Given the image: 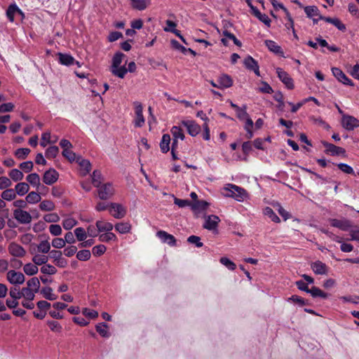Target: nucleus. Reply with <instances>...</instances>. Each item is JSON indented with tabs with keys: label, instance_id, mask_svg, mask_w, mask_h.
<instances>
[{
	"label": "nucleus",
	"instance_id": "38",
	"mask_svg": "<svg viewBox=\"0 0 359 359\" xmlns=\"http://www.w3.org/2000/svg\"><path fill=\"white\" fill-rule=\"evenodd\" d=\"M28 288L32 289L35 292H38L40 288V281L37 277H33L27 282Z\"/></svg>",
	"mask_w": 359,
	"mask_h": 359
},
{
	"label": "nucleus",
	"instance_id": "36",
	"mask_svg": "<svg viewBox=\"0 0 359 359\" xmlns=\"http://www.w3.org/2000/svg\"><path fill=\"white\" fill-rule=\"evenodd\" d=\"M114 227L116 231H118L120 233H128L131 229V225L128 222L117 223Z\"/></svg>",
	"mask_w": 359,
	"mask_h": 359
},
{
	"label": "nucleus",
	"instance_id": "42",
	"mask_svg": "<svg viewBox=\"0 0 359 359\" xmlns=\"http://www.w3.org/2000/svg\"><path fill=\"white\" fill-rule=\"evenodd\" d=\"M55 204L50 200H44L41 202L39 208L42 211H52L55 209Z\"/></svg>",
	"mask_w": 359,
	"mask_h": 359
},
{
	"label": "nucleus",
	"instance_id": "58",
	"mask_svg": "<svg viewBox=\"0 0 359 359\" xmlns=\"http://www.w3.org/2000/svg\"><path fill=\"white\" fill-rule=\"evenodd\" d=\"M77 224V221L74 218H67L63 221L62 226L67 230L72 229Z\"/></svg>",
	"mask_w": 359,
	"mask_h": 359
},
{
	"label": "nucleus",
	"instance_id": "27",
	"mask_svg": "<svg viewBox=\"0 0 359 359\" xmlns=\"http://www.w3.org/2000/svg\"><path fill=\"white\" fill-rule=\"evenodd\" d=\"M59 61L62 65L69 66L74 64V57L69 54L58 53Z\"/></svg>",
	"mask_w": 359,
	"mask_h": 359
},
{
	"label": "nucleus",
	"instance_id": "7",
	"mask_svg": "<svg viewBox=\"0 0 359 359\" xmlns=\"http://www.w3.org/2000/svg\"><path fill=\"white\" fill-rule=\"evenodd\" d=\"M135 106V118L134 121L135 126L137 128H141L144 124V118L143 116V107L140 102H135L133 103Z\"/></svg>",
	"mask_w": 359,
	"mask_h": 359
},
{
	"label": "nucleus",
	"instance_id": "61",
	"mask_svg": "<svg viewBox=\"0 0 359 359\" xmlns=\"http://www.w3.org/2000/svg\"><path fill=\"white\" fill-rule=\"evenodd\" d=\"M43 219L48 223L57 222L60 221V217L57 213H50L44 215Z\"/></svg>",
	"mask_w": 359,
	"mask_h": 359
},
{
	"label": "nucleus",
	"instance_id": "63",
	"mask_svg": "<svg viewBox=\"0 0 359 359\" xmlns=\"http://www.w3.org/2000/svg\"><path fill=\"white\" fill-rule=\"evenodd\" d=\"M191 203L189 200L180 199L176 197L174 198V203L180 208H184L186 206H190L191 208Z\"/></svg>",
	"mask_w": 359,
	"mask_h": 359
},
{
	"label": "nucleus",
	"instance_id": "35",
	"mask_svg": "<svg viewBox=\"0 0 359 359\" xmlns=\"http://www.w3.org/2000/svg\"><path fill=\"white\" fill-rule=\"evenodd\" d=\"M17 12H20V9L15 4H11L8 6L6 11V15L11 22L14 21V15Z\"/></svg>",
	"mask_w": 359,
	"mask_h": 359
},
{
	"label": "nucleus",
	"instance_id": "13",
	"mask_svg": "<svg viewBox=\"0 0 359 359\" xmlns=\"http://www.w3.org/2000/svg\"><path fill=\"white\" fill-rule=\"evenodd\" d=\"M323 145L325 147V152L332 156H344L346 150L340 147H337L333 144L327 142H323Z\"/></svg>",
	"mask_w": 359,
	"mask_h": 359
},
{
	"label": "nucleus",
	"instance_id": "60",
	"mask_svg": "<svg viewBox=\"0 0 359 359\" xmlns=\"http://www.w3.org/2000/svg\"><path fill=\"white\" fill-rule=\"evenodd\" d=\"M170 44H171V46L173 49H175V50H179L180 52L184 53V54H186L187 52V50L185 47H184L183 46H182L177 41H176L175 39H172L170 41Z\"/></svg>",
	"mask_w": 359,
	"mask_h": 359
},
{
	"label": "nucleus",
	"instance_id": "48",
	"mask_svg": "<svg viewBox=\"0 0 359 359\" xmlns=\"http://www.w3.org/2000/svg\"><path fill=\"white\" fill-rule=\"evenodd\" d=\"M37 250L39 252L48 253L50 250V244L48 240L43 241L38 245Z\"/></svg>",
	"mask_w": 359,
	"mask_h": 359
},
{
	"label": "nucleus",
	"instance_id": "24",
	"mask_svg": "<svg viewBox=\"0 0 359 359\" xmlns=\"http://www.w3.org/2000/svg\"><path fill=\"white\" fill-rule=\"evenodd\" d=\"M264 44L268 48V49L275 53V54H283V50L281 47L278 45L276 42L272 40H265Z\"/></svg>",
	"mask_w": 359,
	"mask_h": 359
},
{
	"label": "nucleus",
	"instance_id": "22",
	"mask_svg": "<svg viewBox=\"0 0 359 359\" xmlns=\"http://www.w3.org/2000/svg\"><path fill=\"white\" fill-rule=\"evenodd\" d=\"M26 180L32 186L35 187L37 190L39 189L40 187L45 189L44 186L41 185L40 182V177L37 173H31L26 177Z\"/></svg>",
	"mask_w": 359,
	"mask_h": 359
},
{
	"label": "nucleus",
	"instance_id": "37",
	"mask_svg": "<svg viewBox=\"0 0 359 359\" xmlns=\"http://www.w3.org/2000/svg\"><path fill=\"white\" fill-rule=\"evenodd\" d=\"M35 292L28 287H22L21 290L22 297H24L26 300L32 301L35 297Z\"/></svg>",
	"mask_w": 359,
	"mask_h": 359
},
{
	"label": "nucleus",
	"instance_id": "20",
	"mask_svg": "<svg viewBox=\"0 0 359 359\" xmlns=\"http://www.w3.org/2000/svg\"><path fill=\"white\" fill-rule=\"evenodd\" d=\"M304 12L306 16L311 18L314 23H317L320 19V14L318 8L315 6H309L304 8Z\"/></svg>",
	"mask_w": 359,
	"mask_h": 359
},
{
	"label": "nucleus",
	"instance_id": "12",
	"mask_svg": "<svg viewBox=\"0 0 359 359\" xmlns=\"http://www.w3.org/2000/svg\"><path fill=\"white\" fill-rule=\"evenodd\" d=\"M276 74L279 79L285 85L288 89H293V80L290 76L283 69L278 67L276 69Z\"/></svg>",
	"mask_w": 359,
	"mask_h": 359
},
{
	"label": "nucleus",
	"instance_id": "34",
	"mask_svg": "<svg viewBox=\"0 0 359 359\" xmlns=\"http://www.w3.org/2000/svg\"><path fill=\"white\" fill-rule=\"evenodd\" d=\"M263 213L264 215L267 216L270 219L276 223H279L280 222L278 216L274 212V211L269 207H266L264 209Z\"/></svg>",
	"mask_w": 359,
	"mask_h": 359
},
{
	"label": "nucleus",
	"instance_id": "32",
	"mask_svg": "<svg viewBox=\"0 0 359 359\" xmlns=\"http://www.w3.org/2000/svg\"><path fill=\"white\" fill-rule=\"evenodd\" d=\"M41 294L43 297L48 300H55L57 299V295L53 293V289L50 287H45L41 290Z\"/></svg>",
	"mask_w": 359,
	"mask_h": 359
},
{
	"label": "nucleus",
	"instance_id": "52",
	"mask_svg": "<svg viewBox=\"0 0 359 359\" xmlns=\"http://www.w3.org/2000/svg\"><path fill=\"white\" fill-rule=\"evenodd\" d=\"M116 239V235L110 231L102 233L99 236V241L101 242H109L110 241H115Z\"/></svg>",
	"mask_w": 359,
	"mask_h": 359
},
{
	"label": "nucleus",
	"instance_id": "57",
	"mask_svg": "<svg viewBox=\"0 0 359 359\" xmlns=\"http://www.w3.org/2000/svg\"><path fill=\"white\" fill-rule=\"evenodd\" d=\"M47 325L53 332H60L62 331V326L57 321L48 320Z\"/></svg>",
	"mask_w": 359,
	"mask_h": 359
},
{
	"label": "nucleus",
	"instance_id": "5",
	"mask_svg": "<svg viewBox=\"0 0 359 359\" xmlns=\"http://www.w3.org/2000/svg\"><path fill=\"white\" fill-rule=\"evenodd\" d=\"M98 188V196L101 200L109 199L114 194V189L111 183L100 184Z\"/></svg>",
	"mask_w": 359,
	"mask_h": 359
},
{
	"label": "nucleus",
	"instance_id": "15",
	"mask_svg": "<svg viewBox=\"0 0 359 359\" xmlns=\"http://www.w3.org/2000/svg\"><path fill=\"white\" fill-rule=\"evenodd\" d=\"M243 65L248 70L254 72V73L259 76V67L257 62L250 55L247 56L243 60Z\"/></svg>",
	"mask_w": 359,
	"mask_h": 359
},
{
	"label": "nucleus",
	"instance_id": "16",
	"mask_svg": "<svg viewBox=\"0 0 359 359\" xmlns=\"http://www.w3.org/2000/svg\"><path fill=\"white\" fill-rule=\"evenodd\" d=\"M58 177V172L55 169L50 168L44 172L43 176V182L47 185H51L57 182Z\"/></svg>",
	"mask_w": 359,
	"mask_h": 359
},
{
	"label": "nucleus",
	"instance_id": "44",
	"mask_svg": "<svg viewBox=\"0 0 359 359\" xmlns=\"http://www.w3.org/2000/svg\"><path fill=\"white\" fill-rule=\"evenodd\" d=\"M244 120L245 121L244 127L247 132V136L248 138H251L253 136V133L252 130L253 128V121L248 116Z\"/></svg>",
	"mask_w": 359,
	"mask_h": 359
},
{
	"label": "nucleus",
	"instance_id": "51",
	"mask_svg": "<svg viewBox=\"0 0 359 359\" xmlns=\"http://www.w3.org/2000/svg\"><path fill=\"white\" fill-rule=\"evenodd\" d=\"M30 153V149L28 148H20L15 151V156L19 159H25Z\"/></svg>",
	"mask_w": 359,
	"mask_h": 359
},
{
	"label": "nucleus",
	"instance_id": "21",
	"mask_svg": "<svg viewBox=\"0 0 359 359\" xmlns=\"http://www.w3.org/2000/svg\"><path fill=\"white\" fill-rule=\"evenodd\" d=\"M311 269L316 274L325 275L327 273V267L320 261H316L311 264Z\"/></svg>",
	"mask_w": 359,
	"mask_h": 359
},
{
	"label": "nucleus",
	"instance_id": "17",
	"mask_svg": "<svg viewBox=\"0 0 359 359\" xmlns=\"http://www.w3.org/2000/svg\"><path fill=\"white\" fill-rule=\"evenodd\" d=\"M182 124L187 128L189 134L196 136L201 131V126L194 121H182Z\"/></svg>",
	"mask_w": 359,
	"mask_h": 359
},
{
	"label": "nucleus",
	"instance_id": "11",
	"mask_svg": "<svg viewBox=\"0 0 359 359\" xmlns=\"http://www.w3.org/2000/svg\"><path fill=\"white\" fill-rule=\"evenodd\" d=\"M203 217L205 218V222L203 225V228L214 232L216 231L218 223L220 222L219 217L212 215Z\"/></svg>",
	"mask_w": 359,
	"mask_h": 359
},
{
	"label": "nucleus",
	"instance_id": "59",
	"mask_svg": "<svg viewBox=\"0 0 359 359\" xmlns=\"http://www.w3.org/2000/svg\"><path fill=\"white\" fill-rule=\"evenodd\" d=\"M74 233H75L76 238L79 241H85V239L87 237L85 230L81 227L76 228L74 230Z\"/></svg>",
	"mask_w": 359,
	"mask_h": 359
},
{
	"label": "nucleus",
	"instance_id": "49",
	"mask_svg": "<svg viewBox=\"0 0 359 359\" xmlns=\"http://www.w3.org/2000/svg\"><path fill=\"white\" fill-rule=\"evenodd\" d=\"M59 153V148L57 146H51L46 151V156L48 158H55Z\"/></svg>",
	"mask_w": 359,
	"mask_h": 359
},
{
	"label": "nucleus",
	"instance_id": "19",
	"mask_svg": "<svg viewBox=\"0 0 359 359\" xmlns=\"http://www.w3.org/2000/svg\"><path fill=\"white\" fill-rule=\"evenodd\" d=\"M156 236L161 240L163 243H168L170 246L176 245L175 238L165 231H158L156 233Z\"/></svg>",
	"mask_w": 359,
	"mask_h": 359
},
{
	"label": "nucleus",
	"instance_id": "62",
	"mask_svg": "<svg viewBox=\"0 0 359 359\" xmlns=\"http://www.w3.org/2000/svg\"><path fill=\"white\" fill-rule=\"evenodd\" d=\"M62 156L65 157L67 159H68L70 162L76 161V156L74 152L69 149H64L62 151Z\"/></svg>",
	"mask_w": 359,
	"mask_h": 359
},
{
	"label": "nucleus",
	"instance_id": "6",
	"mask_svg": "<svg viewBox=\"0 0 359 359\" xmlns=\"http://www.w3.org/2000/svg\"><path fill=\"white\" fill-rule=\"evenodd\" d=\"M329 222L332 226L344 231H349L352 226L351 222L346 218L341 219L331 218L329 219Z\"/></svg>",
	"mask_w": 359,
	"mask_h": 359
},
{
	"label": "nucleus",
	"instance_id": "43",
	"mask_svg": "<svg viewBox=\"0 0 359 359\" xmlns=\"http://www.w3.org/2000/svg\"><path fill=\"white\" fill-rule=\"evenodd\" d=\"M9 176L15 182L20 181L24 177L22 172L16 168L12 169L9 172Z\"/></svg>",
	"mask_w": 359,
	"mask_h": 359
},
{
	"label": "nucleus",
	"instance_id": "23",
	"mask_svg": "<svg viewBox=\"0 0 359 359\" xmlns=\"http://www.w3.org/2000/svg\"><path fill=\"white\" fill-rule=\"evenodd\" d=\"M320 19L329 22L334 26H335L340 31H345L346 30V26L344 24H343L341 20L337 18H330V17H324V16H320Z\"/></svg>",
	"mask_w": 359,
	"mask_h": 359
},
{
	"label": "nucleus",
	"instance_id": "41",
	"mask_svg": "<svg viewBox=\"0 0 359 359\" xmlns=\"http://www.w3.org/2000/svg\"><path fill=\"white\" fill-rule=\"evenodd\" d=\"M1 196L3 200L10 201L16 198V193L12 189H7L1 193Z\"/></svg>",
	"mask_w": 359,
	"mask_h": 359
},
{
	"label": "nucleus",
	"instance_id": "55",
	"mask_svg": "<svg viewBox=\"0 0 359 359\" xmlns=\"http://www.w3.org/2000/svg\"><path fill=\"white\" fill-rule=\"evenodd\" d=\"M81 167L83 168L86 172H89L91 168L90 163L88 160L82 158L81 156H78L76 161Z\"/></svg>",
	"mask_w": 359,
	"mask_h": 359
},
{
	"label": "nucleus",
	"instance_id": "26",
	"mask_svg": "<svg viewBox=\"0 0 359 359\" xmlns=\"http://www.w3.org/2000/svg\"><path fill=\"white\" fill-rule=\"evenodd\" d=\"M170 136L168 134H164L162 137L161 141L160 142V148L161 151L163 154H166L170 150Z\"/></svg>",
	"mask_w": 359,
	"mask_h": 359
},
{
	"label": "nucleus",
	"instance_id": "9",
	"mask_svg": "<svg viewBox=\"0 0 359 359\" xmlns=\"http://www.w3.org/2000/svg\"><path fill=\"white\" fill-rule=\"evenodd\" d=\"M6 278L8 281L13 285H20L25 280L24 274L15 270H10L7 273Z\"/></svg>",
	"mask_w": 359,
	"mask_h": 359
},
{
	"label": "nucleus",
	"instance_id": "3",
	"mask_svg": "<svg viewBox=\"0 0 359 359\" xmlns=\"http://www.w3.org/2000/svg\"><path fill=\"white\" fill-rule=\"evenodd\" d=\"M210 205V203L203 200L193 201L191 203V209L196 217H199L201 216L205 217V211L209 208Z\"/></svg>",
	"mask_w": 359,
	"mask_h": 359
},
{
	"label": "nucleus",
	"instance_id": "54",
	"mask_svg": "<svg viewBox=\"0 0 359 359\" xmlns=\"http://www.w3.org/2000/svg\"><path fill=\"white\" fill-rule=\"evenodd\" d=\"M287 301L289 302H291L294 304H297L300 306L308 304L307 302H306L303 298H302L301 297H299L297 295H292V297H289L287 299Z\"/></svg>",
	"mask_w": 359,
	"mask_h": 359
},
{
	"label": "nucleus",
	"instance_id": "14",
	"mask_svg": "<svg viewBox=\"0 0 359 359\" xmlns=\"http://www.w3.org/2000/svg\"><path fill=\"white\" fill-rule=\"evenodd\" d=\"M332 72L334 76L344 85L353 86L354 83L338 67H332Z\"/></svg>",
	"mask_w": 359,
	"mask_h": 359
},
{
	"label": "nucleus",
	"instance_id": "45",
	"mask_svg": "<svg viewBox=\"0 0 359 359\" xmlns=\"http://www.w3.org/2000/svg\"><path fill=\"white\" fill-rule=\"evenodd\" d=\"M96 331L103 337H109L108 326L106 323H101L96 325Z\"/></svg>",
	"mask_w": 359,
	"mask_h": 359
},
{
	"label": "nucleus",
	"instance_id": "2",
	"mask_svg": "<svg viewBox=\"0 0 359 359\" xmlns=\"http://www.w3.org/2000/svg\"><path fill=\"white\" fill-rule=\"evenodd\" d=\"M124 57L125 55L121 52L116 53L112 58V65L111 66V73L121 79L124 78L128 72L127 68L125 66L120 67Z\"/></svg>",
	"mask_w": 359,
	"mask_h": 359
},
{
	"label": "nucleus",
	"instance_id": "1",
	"mask_svg": "<svg viewBox=\"0 0 359 359\" xmlns=\"http://www.w3.org/2000/svg\"><path fill=\"white\" fill-rule=\"evenodd\" d=\"M226 197H231L238 202H243L249 198L245 189L233 184H226Z\"/></svg>",
	"mask_w": 359,
	"mask_h": 359
},
{
	"label": "nucleus",
	"instance_id": "53",
	"mask_svg": "<svg viewBox=\"0 0 359 359\" xmlns=\"http://www.w3.org/2000/svg\"><path fill=\"white\" fill-rule=\"evenodd\" d=\"M40 270L42 273L48 275H53L55 274L57 272L56 268L50 264H46L45 266H43L42 267H41Z\"/></svg>",
	"mask_w": 359,
	"mask_h": 359
},
{
	"label": "nucleus",
	"instance_id": "8",
	"mask_svg": "<svg viewBox=\"0 0 359 359\" xmlns=\"http://www.w3.org/2000/svg\"><path fill=\"white\" fill-rule=\"evenodd\" d=\"M14 218L20 223L22 224H29L32 222L31 215L22 209H15L13 210Z\"/></svg>",
	"mask_w": 359,
	"mask_h": 359
},
{
	"label": "nucleus",
	"instance_id": "10",
	"mask_svg": "<svg viewBox=\"0 0 359 359\" xmlns=\"http://www.w3.org/2000/svg\"><path fill=\"white\" fill-rule=\"evenodd\" d=\"M109 212L116 219H121L126 215V209L121 204L116 203L109 204Z\"/></svg>",
	"mask_w": 359,
	"mask_h": 359
},
{
	"label": "nucleus",
	"instance_id": "25",
	"mask_svg": "<svg viewBox=\"0 0 359 359\" xmlns=\"http://www.w3.org/2000/svg\"><path fill=\"white\" fill-rule=\"evenodd\" d=\"M252 11L254 15L257 17L261 22H262L267 27H270L271 21L267 15L262 13L257 8H253Z\"/></svg>",
	"mask_w": 359,
	"mask_h": 359
},
{
	"label": "nucleus",
	"instance_id": "50",
	"mask_svg": "<svg viewBox=\"0 0 359 359\" xmlns=\"http://www.w3.org/2000/svg\"><path fill=\"white\" fill-rule=\"evenodd\" d=\"M91 254L88 250H82L77 252L76 258L80 261H87L90 259Z\"/></svg>",
	"mask_w": 359,
	"mask_h": 359
},
{
	"label": "nucleus",
	"instance_id": "46",
	"mask_svg": "<svg viewBox=\"0 0 359 359\" xmlns=\"http://www.w3.org/2000/svg\"><path fill=\"white\" fill-rule=\"evenodd\" d=\"M48 260V257L46 256V255H36L32 257V262L36 266H41L42 264H45L47 263Z\"/></svg>",
	"mask_w": 359,
	"mask_h": 359
},
{
	"label": "nucleus",
	"instance_id": "18",
	"mask_svg": "<svg viewBox=\"0 0 359 359\" xmlns=\"http://www.w3.org/2000/svg\"><path fill=\"white\" fill-rule=\"evenodd\" d=\"M8 250L11 255L17 257H22L26 254L25 250L21 245L14 242L9 244Z\"/></svg>",
	"mask_w": 359,
	"mask_h": 359
},
{
	"label": "nucleus",
	"instance_id": "4",
	"mask_svg": "<svg viewBox=\"0 0 359 359\" xmlns=\"http://www.w3.org/2000/svg\"><path fill=\"white\" fill-rule=\"evenodd\" d=\"M341 123L342 127L348 131L359 128V120L351 115L343 114Z\"/></svg>",
	"mask_w": 359,
	"mask_h": 359
},
{
	"label": "nucleus",
	"instance_id": "31",
	"mask_svg": "<svg viewBox=\"0 0 359 359\" xmlns=\"http://www.w3.org/2000/svg\"><path fill=\"white\" fill-rule=\"evenodd\" d=\"M308 293H309L313 297H321L323 299H326L328 297L327 293L324 292L317 287H312L311 289H309Z\"/></svg>",
	"mask_w": 359,
	"mask_h": 359
},
{
	"label": "nucleus",
	"instance_id": "29",
	"mask_svg": "<svg viewBox=\"0 0 359 359\" xmlns=\"http://www.w3.org/2000/svg\"><path fill=\"white\" fill-rule=\"evenodd\" d=\"M15 190L16 194L24 196L29 191V186L26 182H20L15 185Z\"/></svg>",
	"mask_w": 359,
	"mask_h": 359
},
{
	"label": "nucleus",
	"instance_id": "33",
	"mask_svg": "<svg viewBox=\"0 0 359 359\" xmlns=\"http://www.w3.org/2000/svg\"><path fill=\"white\" fill-rule=\"evenodd\" d=\"M23 271L28 276H34L38 273L39 269L35 264L28 263L23 266Z\"/></svg>",
	"mask_w": 359,
	"mask_h": 359
},
{
	"label": "nucleus",
	"instance_id": "28",
	"mask_svg": "<svg viewBox=\"0 0 359 359\" xmlns=\"http://www.w3.org/2000/svg\"><path fill=\"white\" fill-rule=\"evenodd\" d=\"M131 1L133 7L139 11L144 10L151 2L150 0H131Z\"/></svg>",
	"mask_w": 359,
	"mask_h": 359
},
{
	"label": "nucleus",
	"instance_id": "40",
	"mask_svg": "<svg viewBox=\"0 0 359 359\" xmlns=\"http://www.w3.org/2000/svg\"><path fill=\"white\" fill-rule=\"evenodd\" d=\"M41 196L36 191H31L26 196V201L29 203H37L41 201Z\"/></svg>",
	"mask_w": 359,
	"mask_h": 359
},
{
	"label": "nucleus",
	"instance_id": "30",
	"mask_svg": "<svg viewBox=\"0 0 359 359\" xmlns=\"http://www.w3.org/2000/svg\"><path fill=\"white\" fill-rule=\"evenodd\" d=\"M96 226L97 228L98 231H106L109 232L113 229V224L109 222H106L104 221H97L96 222Z\"/></svg>",
	"mask_w": 359,
	"mask_h": 359
},
{
	"label": "nucleus",
	"instance_id": "56",
	"mask_svg": "<svg viewBox=\"0 0 359 359\" xmlns=\"http://www.w3.org/2000/svg\"><path fill=\"white\" fill-rule=\"evenodd\" d=\"M338 168L344 173L354 175V170L351 166L346 163H340L337 164Z\"/></svg>",
	"mask_w": 359,
	"mask_h": 359
},
{
	"label": "nucleus",
	"instance_id": "47",
	"mask_svg": "<svg viewBox=\"0 0 359 359\" xmlns=\"http://www.w3.org/2000/svg\"><path fill=\"white\" fill-rule=\"evenodd\" d=\"M102 174L99 170H94L92 175L93 184L94 187H99L102 183Z\"/></svg>",
	"mask_w": 359,
	"mask_h": 359
},
{
	"label": "nucleus",
	"instance_id": "64",
	"mask_svg": "<svg viewBox=\"0 0 359 359\" xmlns=\"http://www.w3.org/2000/svg\"><path fill=\"white\" fill-rule=\"evenodd\" d=\"M107 250L104 245H98L93 248L92 252L95 256H100L103 255Z\"/></svg>",
	"mask_w": 359,
	"mask_h": 359
},
{
	"label": "nucleus",
	"instance_id": "39",
	"mask_svg": "<svg viewBox=\"0 0 359 359\" xmlns=\"http://www.w3.org/2000/svg\"><path fill=\"white\" fill-rule=\"evenodd\" d=\"M170 132H171L174 139H175V140L180 139L181 140H184L185 136H184L182 129L180 127L173 126L171 128Z\"/></svg>",
	"mask_w": 359,
	"mask_h": 359
}]
</instances>
